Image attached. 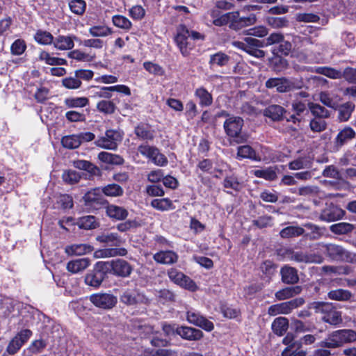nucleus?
<instances>
[{"mask_svg": "<svg viewBox=\"0 0 356 356\" xmlns=\"http://www.w3.org/2000/svg\"><path fill=\"white\" fill-rule=\"evenodd\" d=\"M112 22L115 26L124 30H129L132 26L131 21L127 17L120 15H114Z\"/></svg>", "mask_w": 356, "mask_h": 356, "instance_id": "54", "label": "nucleus"}, {"mask_svg": "<svg viewBox=\"0 0 356 356\" xmlns=\"http://www.w3.org/2000/svg\"><path fill=\"white\" fill-rule=\"evenodd\" d=\"M356 136L355 131L350 127H346L340 130L334 138V146L337 149L341 148L349 140L354 138Z\"/></svg>", "mask_w": 356, "mask_h": 356, "instance_id": "16", "label": "nucleus"}, {"mask_svg": "<svg viewBox=\"0 0 356 356\" xmlns=\"http://www.w3.org/2000/svg\"><path fill=\"white\" fill-rule=\"evenodd\" d=\"M253 173L257 177L264 178L269 181L275 180L277 177L275 171L271 168L265 170H256Z\"/></svg>", "mask_w": 356, "mask_h": 356, "instance_id": "58", "label": "nucleus"}, {"mask_svg": "<svg viewBox=\"0 0 356 356\" xmlns=\"http://www.w3.org/2000/svg\"><path fill=\"white\" fill-rule=\"evenodd\" d=\"M229 60V57L222 52H218L215 54L211 55L209 64L218 66L226 65Z\"/></svg>", "mask_w": 356, "mask_h": 356, "instance_id": "53", "label": "nucleus"}, {"mask_svg": "<svg viewBox=\"0 0 356 356\" xmlns=\"http://www.w3.org/2000/svg\"><path fill=\"white\" fill-rule=\"evenodd\" d=\"M40 60L44 61L49 65H64L67 64V60L62 58L51 56L49 53L42 51L39 54Z\"/></svg>", "mask_w": 356, "mask_h": 356, "instance_id": "37", "label": "nucleus"}, {"mask_svg": "<svg viewBox=\"0 0 356 356\" xmlns=\"http://www.w3.org/2000/svg\"><path fill=\"white\" fill-rule=\"evenodd\" d=\"M218 116H225L227 119L224 122L223 127L226 134L230 137L236 138L237 143L243 141V138L241 136L244 121L238 116L230 115L226 112H222Z\"/></svg>", "mask_w": 356, "mask_h": 356, "instance_id": "2", "label": "nucleus"}, {"mask_svg": "<svg viewBox=\"0 0 356 356\" xmlns=\"http://www.w3.org/2000/svg\"><path fill=\"white\" fill-rule=\"evenodd\" d=\"M71 11L77 15H82L86 10V2L83 0H72L69 3Z\"/></svg>", "mask_w": 356, "mask_h": 356, "instance_id": "64", "label": "nucleus"}, {"mask_svg": "<svg viewBox=\"0 0 356 356\" xmlns=\"http://www.w3.org/2000/svg\"><path fill=\"white\" fill-rule=\"evenodd\" d=\"M308 106L311 113L316 118L325 119L330 117V111L323 106L315 103H309Z\"/></svg>", "mask_w": 356, "mask_h": 356, "instance_id": "44", "label": "nucleus"}, {"mask_svg": "<svg viewBox=\"0 0 356 356\" xmlns=\"http://www.w3.org/2000/svg\"><path fill=\"white\" fill-rule=\"evenodd\" d=\"M320 346L323 348H336L342 346L339 331L336 330L328 334Z\"/></svg>", "mask_w": 356, "mask_h": 356, "instance_id": "29", "label": "nucleus"}, {"mask_svg": "<svg viewBox=\"0 0 356 356\" xmlns=\"http://www.w3.org/2000/svg\"><path fill=\"white\" fill-rule=\"evenodd\" d=\"M74 39H76V37L72 35H59L54 39L53 43L54 47L57 49L69 50L74 47Z\"/></svg>", "mask_w": 356, "mask_h": 356, "instance_id": "21", "label": "nucleus"}, {"mask_svg": "<svg viewBox=\"0 0 356 356\" xmlns=\"http://www.w3.org/2000/svg\"><path fill=\"white\" fill-rule=\"evenodd\" d=\"M90 302L97 307L110 309L115 306L118 298L113 294L106 293H95L90 296Z\"/></svg>", "mask_w": 356, "mask_h": 356, "instance_id": "8", "label": "nucleus"}, {"mask_svg": "<svg viewBox=\"0 0 356 356\" xmlns=\"http://www.w3.org/2000/svg\"><path fill=\"white\" fill-rule=\"evenodd\" d=\"M92 250V247L88 244H73L66 246L65 252L70 256H79L91 252Z\"/></svg>", "mask_w": 356, "mask_h": 356, "instance_id": "26", "label": "nucleus"}, {"mask_svg": "<svg viewBox=\"0 0 356 356\" xmlns=\"http://www.w3.org/2000/svg\"><path fill=\"white\" fill-rule=\"evenodd\" d=\"M142 300L143 296L136 290L127 289L120 296V301L127 305H134Z\"/></svg>", "mask_w": 356, "mask_h": 356, "instance_id": "23", "label": "nucleus"}, {"mask_svg": "<svg viewBox=\"0 0 356 356\" xmlns=\"http://www.w3.org/2000/svg\"><path fill=\"white\" fill-rule=\"evenodd\" d=\"M233 13L236 14V17L233 20L231 29L234 30H239L245 26L253 25L257 22V17L254 14H250L248 17H240L239 12L234 11Z\"/></svg>", "mask_w": 356, "mask_h": 356, "instance_id": "17", "label": "nucleus"}, {"mask_svg": "<svg viewBox=\"0 0 356 356\" xmlns=\"http://www.w3.org/2000/svg\"><path fill=\"white\" fill-rule=\"evenodd\" d=\"M81 81H80L75 75L74 76L66 77L62 80V85L65 88L70 90L78 89L81 86Z\"/></svg>", "mask_w": 356, "mask_h": 356, "instance_id": "60", "label": "nucleus"}, {"mask_svg": "<svg viewBox=\"0 0 356 356\" xmlns=\"http://www.w3.org/2000/svg\"><path fill=\"white\" fill-rule=\"evenodd\" d=\"M68 56L70 58L76 60L78 61L88 62L92 61L95 56H91L88 54L81 51L80 50L76 49L68 53Z\"/></svg>", "mask_w": 356, "mask_h": 356, "instance_id": "59", "label": "nucleus"}, {"mask_svg": "<svg viewBox=\"0 0 356 356\" xmlns=\"http://www.w3.org/2000/svg\"><path fill=\"white\" fill-rule=\"evenodd\" d=\"M284 112L285 110L282 106L272 104L264 110V116L271 119L273 121H280L282 119Z\"/></svg>", "mask_w": 356, "mask_h": 356, "instance_id": "27", "label": "nucleus"}, {"mask_svg": "<svg viewBox=\"0 0 356 356\" xmlns=\"http://www.w3.org/2000/svg\"><path fill=\"white\" fill-rule=\"evenodd\" d=\"M109 263L108 268H111L113 274L126 277L130 275L132 268L130 264L123 259L113 260Z\"/></svg>", "mask_w": 356, "mask_h": 356, "instance_id": "14", "label": "nucleus"}, {"mask_svg": "<svg viewBox=\"0 0 356 356\" xmlns=\"http://www.w3.org/2000/svg\"><path fill=\"white\" fill-rule=\"evenodd\" d=\"M309 127L314 132H322L326 129L327 123L324 119L314 118L310 121Z\"/></svg>", "mask_w": 356, "mask_h": 356, "instance_id": "63", "label": "nucleus"}, {"mask_svg": "<svg viewBox=\"0 0 356 356\" xmlns=\"http://www.w3.org/2000/svg\"><path fill=\"white\" fill-rule=\"evenodd\" d=\"M122 139V136L119 131L109 129L106 131L104 136L99 138L95 143L97 146L103 149L115 150Z\"/></svg>", "mask_w": 356, "mask_h": 356, "instance_id": "4", "label": "nucleus"}, {"mask_svg": "<svg viewBox=\"0 0 356 356\" xmlns=\"http://www.w3.org/2000/svg\"><path fill=\"white\" fill-rule=\"evenodd\" d=\"M301 291L302 287L300 286H289L277 291L275 296L278 300H284L300 293Z\"/></svg>", "mask_w": 356, "mask_h": 356, "instance_id": "28", "label": "nucleus"}, {"mask_svg": "<svg viewBox=\"0 0 356 356\" xmlns=\"http://www.w3.org/2000/svg\"><path fill=\"white\" fill-rule=\"evenodd\" d=\"M329 299L337 301H347L352 297V293L348 290L338 289L328 292Z\"/></svg>", "mask_w": 356, "mask_h": 356, "instance_id": "34", "label": "nucleus"}, {"mask_svg": "<svg viewBox=\"0 0 356 356\" xmlns=\"http://www.w3.org/2000/svg\"><path fill=\"white\" fill-rule=\"evenodd\" d=\"M314 72L332 79L343 78V72L330 67H318Z\"/></svg>", "mask_w": 356, "mask_h": 356, "instance_id": "32", "label": "nucleus"}, {"mask_svg": "<svg viewBox=\"0 0 356 356\" xmlns=\"http://www.w3.org/2000/svg\"><path fill=\"white\" fill-rule=\"evenodd\" d=\"M305 302L302 298H296L290 301L284 302L279 304L273 305L269 307L268 314L270 316H277L278 314H288L291 313L293 309L300 307Z\"/></svg>", "mask_w": 356, "mask_h": 356, "instance_id": "5", "label": "nucleus"}, {"mask_svg": "<svg viewBox=\"0 0 356 356\" xmlns=\"http://www.w3.org/2000/svg\"><path fill=\"white\" fill-rule=\"evenodd\" d=\"M108 262H97L93 270L86 275L85 283L93 287L99 286L105 278L106 271L108 269Z\"/></svg>", "mask_w": 356, "mask_h": 356, "instance_id": "3", "label": "nucleus"}, {"mask_svg": "<svg viewBox=\"0 0 356 356\" xmlns=\"http://www.w3.org/2000/svg\"><path fill=\"white\" fill-rule=\"evenodd\" d=\"M288 258L290 260L304 264H321L323 260V257L319 254H307L302 251H290L288 252Z\"/></svg>", "mask_w": 356, "mask_h": 356, "instance_id": "12", "label": "nucleus"}, {"mask_svg": "<svg viewBox=\"0 0 356 356\" xmlns=\"http://www.w3.org/2000/svg\"><path fill=\"white\" fill-rule=\"evenodd\" d=\"M35 40L43 45L51 44L54 42V36L47 31L39 30L34 36Z\"/></svg>", "mask_w": 356, "mask_h": 356, "instance_id": "51", "label": "nucleus"}, {"mask_svg": "<svg viewBox=\"0 0 356 356\" xmlns=\"http://www.w3.org/2000/svg\"><path fill=\"white\" fill-rule=\"evenodd\" d=\"M189 38L188 29L184 25L179 26L175 40L181 54L184 56H186L194 47L193 44L189 41Z\"/></svg>", "mask_w": 356, "mask_h": 356, "instance_id": "7", "label": "nucleus"}, {"mask_svg": "<svg viewBox=\"0 0 356 356\" xmlns=\"http://www.w3.org/2000/svg\"><path fill=\"white\" fill-rule=\"evenodd\" d=\"M282 281L288 284H296L299 280L298 271L295 268L284 266L281 268Z\"/></svg>", "mask_w": 356, "mask_h": 356, "instance_id": "22", "label": "nucleus"}, {"mask_svg": "<svg viewBox=\"0 0 356 356\" xmlns=\"http://www.w3.org/2000/svg\"><path fill=\"white\" fill-rule=\"evenodd\" d=\"M186 319L188 323L200 327L207 331H211L213 329V324L200 314L194 310L187 312Z\"/></svg>", "mask_w": 356, "mask_h": 356, "instance_id": "13", "label": "nucleus"}, {"mask_svg": "<svg viewBox=\"0 0 356 356\" xmlns=\"http://www.w3.org/2000/svg\"><path fill=\"white\" fill-rule=\"evenodd\" d=\"M26 49V44L24 40L17 39L16 40L10 47V52L13 55L20 56L22 55Z\"/></svg>", "mask_w": 356, "mask_h": 356, "instance_id": "62", "label": "nucleus"}, {"mask_svg": "<svg viewBox=\"0 0 356 356\" xmlns=\"http://www.w3.org/2000/svg\"><path fill=\"white\" fill-rule=\"evenodd\" d=\"M345 215V211L338 206L330 203L326 204V207L321 211L319 219L322 221L330 222L337 221L343 218Z\"/></svg>", "mask_w": 356, "mask_h": 356, "instance_id": "11", "label": "nucleus"}, {"mask_svg": "<svg viewBox=\"0 0 356 356\" xmlns=\"http://www.w3.org/2000/svg\"><path fill=\"white\" fill-rule=\"evenodd\" d=\"M237 155L240 158H247L253 161H260V157L250 145H243L238 147Z\"/></svg>", "mask_w": 356, "mask_h": 356, "instance_id": "40", "label": "nucleus"}, {"mask_svg": "<svg viewBox=\"0 0 356 356\" xmlns=\"http://www.w3.org/2000/svg\"><path fill=\"white\" fill-rule=\"evenodd\" d=\"M100 243H104L110 245L118 246L122 243V239L116 233H104L96 238Z\"/></svg>", "mask_w": 356, "mask_h": 356, "instance_id": "31", "label": "nucleus"}, {"mask_svg": "<svg viewBox=\"0 0 356 356\" xmlns=\"http://www.w3.org/2000/svg\"><path fill=\"white\" fill-rule=\"evenodd\" d=\"M312 163L307 157H299L289 163V168L291 170H298L309 168Z\"/></svg>", "mask_w": 356, "mask_h": 356, "instance_id": "47", "label": "nucleus"}, {"mask_svg": "<svg viewBox=\"0 0 356 356\" xmlns=\"http://www.w3.org/2000/svg\"><path fill=\"white\" fill-rule=\"evenodd\" d=\"M151 206L159 211L173 209L172 201L168 198L154 199L151 202Z\"/></svg>", "mask_w": 356, "mask_h": 356, "instance_id": "48", "label": "nucleus"}, {"mask_svg": "<svg viewBox=\"0 0 356 356\" xmlns=\"http://www.w3.org/2000/svg\"><path fill=\"white\" fill-rule=\"evenodd\" d=\"M236 16V14L233 13V12H229L215 18V12L213 11L212 12V17L214 18L213 24L218 26H222L229 24V27L231 28V25L233 24V20Z\"/></svg>", "mask_w": 356, "mask_h": 356, "instance_id": "36", "label": "nucleus"}, {"mask_svg": "<svg viewBox=\"0 0 356 356\" xmlns=\"http://www.w3.org/2000/svg\"><path fill=\"white\" fill-rule=\"evenodd\" d=\"M127 254V250L124 248H121L99 250L95 252V255L97 258H108L115 256H125Z\"/></svg>", "mask_w": 356, "mask_h": 356, "instance_id": "30", "label": "nucleus"}, {"mask_svg": "<svg viewBox=\"0 0 356 356\" xmlns=\"http://www.w3.org/2000/svg\"><path fill=\"white\" fill-rule=\"evenodd\" d=\"M355 226L348 222H339L330 227L331 232L335 234H346L353 232Z\"/></svg>", "mask_w": 356, "mask_h": 356, "instance_id": "38", "label": "nucleus"}, {"mask_svg": "<svg viewBox=\"0 0 356 356\" xmlns=\"http://www.w3.org/2000/svg\"><path fill=\"white\" fill-rule=\"evenodd\" d=\"M90 265L88 258H81L69 261L67 264V270L72 273H78L84 270Z\"/></svg>", "mask_w": 356, "mask_h": 356, "instance_id": "24", "label": "nucleus"}, {"mask_svg": "<svg viewBox=\"0 0 356 356\" xmlns=\"http://www.w3.org/2000/svg\"><path fill=\"white\" fill-rule=\"evenodd\" d=\"M106 213L110 218L115 220H123L128 216V211L126 209L115 204H108L106 207Z\"/></svg>", "mask_w": 356, "mask_h": 356, "instance_id": "20", "label": "nucleus"}, {"mask_svg": "<svg viewBox=\"0 0 356 356\" xmlns=\"http://www.w3.org/2000/svg\"><path fill=\"white\" fill-rule=\"evenodd\" d=\"M64 102L68 108H81L88 104V99L86 97L67 98Z\"/></svg>", "mask_w": 356, "mask_h": 356, "instance_id": "57", "label": "nucleus"}, {"mask_svg": "<svg viewBox=\"0 0 356 356\" xmlns=\"http://www.w3.org/2000/svg\"><path fill=\"white\" fill-rule=\"evenodd\" d=\"M81 177V175L78 172L72 170L64 171L62 175L63 180L68 184H74L78 183Z\"/></svg>", "mask_w": 356, "mask_h": 356, "instance_id": "56", "label": "nucleus"}, {"mask_svg": "<svg viewBox=\"0 0 356 356\" xmlns=\"http://www.w3.org/2000/svg\"><path fill=\"white\" fill-rule=\"evenodd\" d=\"M312 309L316 313L322 315V321L332 325H338L343 321L341 312L338 311L333 303L327 302H314Z\"/></svg>", "mask_w": 356, "mask_h": 356, "instance_id": "1", "label": "nucleus"}, {"mask_svg": "<svg viewBox=\"0 0 356 356\" xmlns=\"http://www.w3.org/2000/svg\"><path fill=\"white\" fill-rule=\"evenodd\" d=\"M289 327V321L285 317L276 318L272 323L273 332L280 336L283 335Z\"/></svg>", "mask_w": 356, "mask_h": 356, "instance_id": "35", "label": "nucleus"}, {"mask_svg": "<svg viewBox=\"0 0 356 356\" xmlns=\"http://www.w3.org/2000/svg\"><path fill=\"white\" fill-rule=\"evenodd\" d=\"M304 233V229L298 226H289L282 229L280 232L282 238H292L301 236Z\"/></svg>", "mask_w": 356, "mask_h": 356, "instance_id": "45", "label": "nucleus"}, {"mask_svg": "<svg viewBox=\"0 0 356 356\" xmlns=\"http://www.w3.org/2000/svg\"><path fill=\"white\" fill-rule=\"evenodd\" d=\"M89 97L92 99H107L112 97V93L110 92L109 86H92L88 89Z\"/></svg>", "mask_w": 356, "mask_h": 356, "instance_id": "25", "label": "nucleus"}, {"mask_svg": "<svg viewBox=\"0 0 356 356\" xmlns=\"http://www.w3.org/2000/svg\"><path fill=\"white\" fill-rule=\"evenodd\" d=\"M62 145L67 149H76L81 145L78 134H72L63 136L61 140Z\"/></svg>", "mask_w": 356, "mask_h": 356, "instance_id": "43", "label": "nucleus"}, {"mask_svg": "<svg viewBox=\"0 0 356 356\" xmlns=\"http://www.w3.org/2000/svg\"><path fill=\"white\" fill-rule=\"evenodd\" d=\"M88 32L93 37H106L113 33L112 29L105 25L93 26Z\"/></svg>", "mask_w": 356, "mask_h": 356, "instance_id": "46", "label": "nucleus"}, {"mask_svg": "<svg viewBox=\"0 0 356 356\" xmlns=\"http://www.w3.org/2000/svg\"><path fill=\"white\" fill-rule=\"evenodd\" d=\"M77 225L80 228L85 229H95L99 223L93 216H86L78 220Z\"/></svg>", "mask_w": 356, "mask_h": 356, "instance_id": "42", "label": "nucleus"}, {"mask_svg": "<svg viewBox=\"0 0 356 356\" xmlns=\"http://www.w3.org/2000/svg\"><path fill=\"white\" fill-rule=\"evenodd\" d=\"M195 95L200 99V105L208 106L212 104V95L204 88H197Z\"/></svg>", "mask_w": 356, "mask_h": 356, "instance_id": "41", "label": "nucleus"}, {"mask_svg": "<svg viewBox=\"0 0 356 356\" xmlns=\"http://www.w3.org/2000/svg\"><path fill=\"white\" fill-rule=\"evenodd\" d=\"M100 191L109 197H120L124 193L123 188L116 184H108L100 188Z\"/></svg>", "mask_w": 356, "mask_h": 356, "instance_id": "39", "label": "nucleus"}, {"mask_svg": "<svg viewBox=\"0 0 356 356\" xmlns=\"http://www.w3.org/2000/svg\"><path fill=\"white\" fill-rule=\"evenodd\" d=\"M153 259L159 264L170 265L178 260V255L173 251H160L154 254Z\"/></svg>", "mask_w": 356, "mask_h": 356, "instance_id": "19", "label": "nucleus"}, {"mask_svg": "<svg viewBox=\"0 0 356 356\" xmlns=\"http://www.w3.org/2000/svg\"><path fill=\"white\" fill-rule=\"evenodd\" d=\"M266 23L274 29H280L288 26L289 20L286 17H268Z\"/></svg>", "mask_w": 356, "mask_h": 356, "instance_id": "52", "label": "nucleus"}, {"mask_svg": "<svg viewBox=\"0 0 356 356\" xmlns=\"http://www.w3.org/2000/svg\"><path fill=\"white\" fill-rule=\"evenodd\" d=\"M265 86L269 89L275 88L278 92H287L300 88L293 80L285 77L270 78L266 81Z\"/></svg>", "mask_w": 356, "mask_h": 356, "instance_id": "6", "label": "nucleus"}, {"mask_svg": "<svg viewBox=\"0 0 356 356\" xmlns=\"http://www.w3.org/2000/svg\"><path fill=\"white\" fill-rule=\"evenodd\" d=\"M355 106L350 103H346L341 105L339 108L338 118L341 122L348 121L350 118Z\"/></svg>", "mask_w": 356, "mask_h": 356, "instance_id": "50", "label": "nucleus"}, {"mask_svg": "<svg viewBox=\"0 0 356 356\" xmlns=\"http://www.w3.org/2000/svg\"><path fill=\"white\" fill-rule=\"evenodd\" d=\"M32 336V332L24 329L19 332L9 342L6 350L10 355L15 354Z\"/></svg>", "mask_w": 356, "mask_h": 356, "instance_id": "10", "label": "nucleus"}, {"mask_svg": "<svg viewBox=\"0 0 356 356\" xmlns=\"http://www.w3.org/2000/svg\"><path fill=\"white\" fill-rule=\"evenodd\" d=\"M168 275L171 281L184 289L191 291H195L197 289L195 283L189 277L178 271L177 269H170L168 272Z\"/></svg>", "mask_w": 356, "mask_h": 356, "instance_id": "9", "label": "nucleus"}, {"mask_svg": "<svg viewBox=\"0 0 356 356\" xmlns=\"http://www.w3.org/2000/svg\"><path fill=\"white\" fill-rule=\"evenodd\" d=\"M348 252L349 251H348L341 245L330 244L327 246V254L331 259L334 260L342 261L346 262V261L347 260V257L348 255Z\"/></svg>", "mask_w": 356, "mask_h": 356, "instance_id": "18", "label": "nucleus"}, {"mask_svg": "<svg viewBox=\"0 0 356 356\" xmlns=\"http://www.w3.org/2000/svg\"><path fill=\"white\" fill-rule=\"evenodd\" d=\"M97 109L104 114H113L116 108L115 104L111 100H101L96 106Z\"/></svg>", "mask_w": 356, "mask_h": 356, "instance_id": "49", "label": "nucleus"}, {"mask_svg": "<svg viewBox=\"0 0 356 356\" xmlns=\"http://www.w3.org/2000/svg\"><path fill=\"white\" fill-rule=\"evenodd\" d=\"M318 192V188L315 186H302L298 188L297 190L295 189L293 191V193H296L298 195L300 196H312L317 195Z\"/></svg>", "mask_w": 356, "mask_h": 356, "instance_id": "61", "label": "nucleus"}, {"mask_svg": "<svg viewBox=\"0 0 356 356\" xmlns=\"http://www.w3.org/2000/svg\"><path fill=\"white\" fill-rule=\"evenodd\" d=\"M176 334L182 339L189 341L200 340L203 337L201 330L187 326L177 327Z\"/></svg>", "mask_w": 356, "mask_h": 356, "instance_id": "15", "label": "nucleus"}, {"mask_svg": "<svg viewBox=\"0 0 356 356\" xmlns=\"http://www.w3.org/2000/svg\"><path fill=\"white\" fill-rule=\"evenodd\" d=\"M342 346L344 343H352L356 341V332L353 330L344 329L339 330Z\"/></svg>", "mask_w": 356, "mask_h": 356, "instance_id": "55", "label": "nucleus"}, {"mask_svg": "<svg viewBox=\"0 0 356 356\" xmlns=\"http://www.w3.org/2000/svg\"><path fill=\"white\" fill-rule=\"evenodd\" d=\"M134 133L138 138L143 140H152L154 137V131L147 124L138 125L135 128Z\"/></svg>", "mask_w": 356, "mask_h": 356, "instance_id": "33", "label": "nucleus"}]
</instances>
